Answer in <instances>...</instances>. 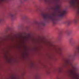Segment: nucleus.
I'll use <instances>...</instances> for the list:
<instances>
[{"label": "nucleus", "mask_w": 79, "mask_h": 79, "mask_svg": "<svg viewBox=\"0 0 79 79\" xmlns=\"http://www.w3.org/2000/svg\"><path fill=\"white\" fill-rule=\"evenodd\" d=\"M45 3H55L56 8L55 10L57 13H60V14L59 15V17H62L64 16L66 13V11L63 10L62 12L60 11V6L61 5L59 3L60 2V0H43ZM40 2L42 1V0H40Z\"/></svg>", "instance_id": "nucleus-1"}, {"label": "nucleus", "mask_w": 79, "mask_h": 79, "mask_svg": "<svg viewBox=\"0 0 79 79\" xmlns=\"http://www.w3.org/2000/svg\"><path fill=\"white\" fill-rule=\"evenodd\" d=\"M43 16L45 21H48L49 20H51L52 22L53 25L56 24L58 20L57 14H50L48 13H46L43 14Z\"/></svg>", "instance_id": "nucleus-2"}, {"label": "nucleus", "mask_w": 79, "mask_h": 79, "mask_svg": "<svg viewBox=\"0 0 79 79\" xmlns=\"http://www.w3.org/2000/svg\"><path fill=\"white\" fill-rule=\"evenodd\" d=\"M77 0H71L70 2V7H74L76 3Z\"/></svg>", "instance_id": "nucleus-3"}, {"label": "nucleus", "mask_w": 79, "mask_h": 79, "mask_svg": "<svg viewBox=\"0 0 79 79\" xmlns=\"http://www.w3.org/2000/svg\"><path fill=\"white\" fill-rule=\"evenodd\" d=\"M9 16L11 17L12 19H14L15 18V15L13 13H10L9 14Z\"/></svg>", "instance_id": "nucleus-4"}, {"label": "nucleus", "mask_w": 79, "mask_h": 79, "mask_svg": "<svg viewBox=\"0 0 79 79\" xmlns=\"http://www.w3.org/2000/svg\"><path fill=\"white\" fill-rule=\"evenodd\" d=\"M66 63L68 64H69L73 67V63H71V62L69 60H66Z\"/></svg>", "instance_id": "nucleus-5"}, {"label": "nucleus", "mask_w": 79, "mask_h": 79, "mask_svg": "<svg viewBox=\"0 0 79 79\" xmlns=\"http://www.w3.org/2000/svg\"><path fill=\"white\" fill-rule=\"evenodd\" d=\"M21 37L22 39H26V36H22Z\"/></svg>", "instance_id": "nucleus-6"}, {"label": "nucleus", "mask_w": 79, "mask_h": 79, "mask_svg": "<svg viewBox=\"0 0 79 79\" xmlns=\"http://www.w3.org/2000/svg\"><path fill=\"white\" fill-rule=\"evenodd\" d=\"M77 48L78 53H79V45H78L77 47Z\"/></svg>", "instance_id": "nucleus-7"}, {"label": "nucleus", "mask_w": 79, "mask_h": 79, "mask_svg": "<svg viewBox=\"0 0 79 79\" xmlns=\"http://www.w3.org/2000/svg\"><path fill=\"white\" fill-rule=\"evenodd\" d=\"M77 19H74V22L75 23H77Z\"/></svg>", "instance_id": "nucleus-8"}, {"label": "nucleus", "mask_w": 79, "mask_h": 79, "mask_svg": "<svg viewBox=\"0 0 79 79\" xmlns=\"http://www.w3.org/2000/svg\"><path fill=\"white\" fill-rule=\"evenodd\" d=\"M23 18L24 19L25 18H27V16H24L23 17Z\"/></svg>", "instance_id": "nucleus-9"}, {"label": "nucleus", "mask_w": 79, "mask_h": 79, "mask_svg": "<svg viewBox=\"0 0 79 79\" xmlns=\"http://www.w3.org/2000/svg\"><path fill=\"white\" fill-rule=\"evenodd\" d=\"M1 2H6V0H0Z\"/></svg>", "instance_id": "nucleus-10"}, {"label": "nucleus", "mask_w": 79, "mask_h": 79, "mask_svg": "<svg viewBox=\"0 0 79 79\" xmlns=\"http://www.w3.org/2000/svg\"><path fill=\"white\" fill-rule=\"evenodd\" d=\"M72 73L73 74H76V73L73 71H72Z\"/></svg>", "instance_id": "nucleus-11"}, {"label": "nucleus", "mask_w": 79, "mask_h": 79, "mask_svg": "<svg viewBox=\"0 0 79 79\" xmlns=\"http://www.w3.org/2000/svg\"><path fill=\"white\" fill-rule=\"evenodd\" d=\"M2 21V20L0 19V23H1Z\"/></svg>", "instance_id": "nucleus-12"}, {"label": "nucleus", "mask_w": 79, "mask_h": 79, "mask_svg": "<svg viewBox=\"0 0 79 79\" xmlns=\"http://www.w3.org/2000/svg\"><path fill=\"white\" fill-rule=\"evenodd\" d=\"M39 26H42V24H41V23H40L39 24Z\"/></svg>", "instance_id": "nucleus-13"}, {"label": "nucleus", "mask_w": 79, "mask_h": 79, "mask_svg": "<svg viewBox=\"0 0 79 79\" xmlns=\"http://www.w3.org/2000/svg\"><path fill=\"white\" fill-rule=\"evenodd\" d=\"M76 52H75L74 54V56H75V55H76Z\"/></svg>", "instance_id": "nucleus-14"}, {"label": "nucleus", "mask_w": 79, "mask_h": 79, "mask_svg": "<svg viewBox=\"0 0 79 79\" xmlns=\"http://www.w3.org/2000/svg\"><path fill=\"white\" fill-rule=\"evenodd\" d=\"M69 23H68V25H69Z\"/></svg>", "instance_id": "nucleus-15"}]
</instances>
